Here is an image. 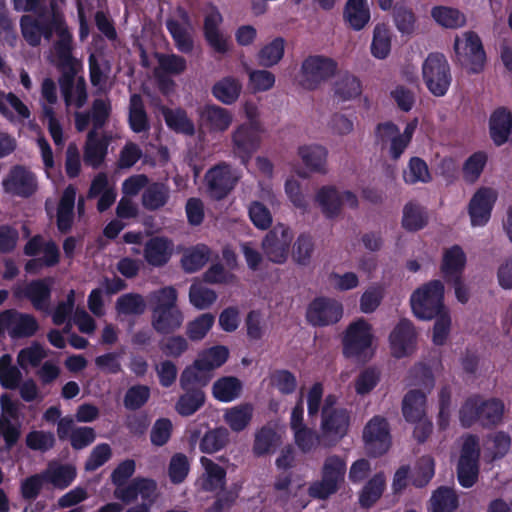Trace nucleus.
I'll return each mask as SVG.
<instances>
[{
	"label": "nucleus",
	"instance_id": "obj_1",
	"mask_svg": "<svg viewBox=\"0 0 512 512\" xmlns=\"http://www.w3.org/2000/svg\"><path fill=\"white\" fill-rule=\"evenodd\" d=\"M43 24L42 17L36 19L29 15L23 16L21 19L23 37L30 45L35 46L39 44L42 35H45L46 38H52L55 35L57 37L55 45L57 59H53V61L58 64L68 63L71 35L63 23L61 14L53 13L49 28H43Z\"/></svg>",
	"mask_w": 512,
	"mask_h": 512
},
{
	"label": "nucleus",
	"instance_id": "obj_2",
	"mask_svg": "<svg viewBox=\"0 0 512 512\" xmlns=\"http://www.w3.org/2000/svg\"><path fill=\"white\" fill-rule=\"evenodd\" d=\"M376 340L373 325L359 317L351 321L343 333V353L346 357L367 361L374 355Z\"/></svg>",
	"mask_w": 512,
	"mask_h": 512
},
{
	"label": "nucleus",
	"instance_id": "obj_3",
	"mask_svg": "<svg viewBox=\"0 0 512 512\" xmlns=\"http://www.w3.org/2000/svg\"><path fill=\"white\" fill-rule=\"evenodd\" d=\"M454 61L469 74H479L487 64V54L480 36L471 30L455 35Z\"/></svg>",
	"mask_w": 512,
	"mask_h": 512
},
{
	"label": "nucleus",
	"instance_id": "obj_4",
	"mask_svg": "<svg viewBox=\"0 0 512 512\" xmlns=\"http://www.w3.org/2000/svg\"><path fill=\"white\" fill-rule=\"evenodd\" d=\"M230 355L229 349L224 345H215L202 350L193 365L187 367L180 379L182 388L190 385H205L209 379V373L224 365Z\"/></svg>",
	"mask_w": 512,
	"mask_h": 512
},
{
	"label": "nucleus",
	"instance_id": "obj_5",
	"mask_svg": "<svg viewBox=\"0 0 512 512\" xmlns=\"http://www.w3.org/2000/svg\"><path fill=\"white\" fill-rule=\"evenodd\" d=\"M444 284L440 280L430 281L416 289L410 297L415 317L431 320L435 315L448 310L444 305Z\"/></svg>",
	"mask_w": 512,
	"mask_h": 512
},
{
	"label": "nucleus",
	"instance_id": "obj_6",
	"mask_svg": "<svg viewBox=\"0 0 512 512\" xmlns=\"http://www.w3.org/2000/svg\"><path fill=\"white\" fill-rule=\"evenodd\" d=\"M346 463L338 456H329L325 459L321 479L313 482L309 489V495L317 499H326L336 493L344 480Z\"/></svg>",
	"mask_w": 512,
	"mask_h": 512
},
{
	"label": "nucleus",
	"instance_id": "obj_7",
	"mask_svg": "<svg viewBox=\"0 0 512 512\" xmlns=\"http://www.w3.org/2000/svg\"><path fill=\"white\" fill-rule=\"evenodd\" d=\"M422 78L427 89L436 97L444 96L451 84L450 67L443 54L431 53L422 65Z\"/></svg>",
	"mask_w": 512,
	"mask_h": 512
},
{
	"label": "nucleus",
	"instance_id": "obj_8",
	"mask_svg": "<svg viewBox=\"0 0 512 512\" xmlns=\"http://www.w3.org/2000/svg\"><path fill=\"white\" fill-rule=\"evenodd\" d=\"M337 71V63L328 57L314 55L307 57L299 76L300 84L309 90L318 88Z\"/></svg>",
	"mask_w": 512,
	"mask_h": 512
},
{
	"label": "nucleus",
	"instance_id": "obj_9",
	"mask_svg": "<svg viewBox=\"0 0 512 512\" xmlns=\"http://www.w3.org/2000/svg\"><path fill=\"white\" fill-rule=\"evenodd\" d=\"M498 199V191L491 186H480L471 196L467 212L473 228L486 226Z\"/></svg>",
	"mask_w": 512,
	"mask_h": 512
},
{
	"label": "nucleus",
	"instance_id": "obj_10",
	"mask_svg": "<svg viewBox=\"0 0 512 512\" xmlns=\"http://www.w3.org/2000/svg\"><path fill=\"white\" fill-rule=\"evenodd\" d=\"M479 453V444L474 436L468 435L462 438L457 475L463 487H472L477 480Z\"/></svg>",
	"mask_w": 512,
	"mask_h": 512
},
{
	"label": "nucleus",
	"instance_id": "obj_11",
	"mask_svg": "<svg viewBox=\"0 0 512 512\" xmlns=\"http://www.w3.org/2000/svg\"><path fill=\"white\" fill-rule=\"evenodd\" d=\"M305 316L314 327L333 325L343 317V306L335 299L317 297L308 304Z\"/></svg>",
	"mask_w": 512,
	"mask_h": 512
},
{
	"label": "nucleus",
	"instance_id": "obj_12",
	"mask_svg": "<svg viewBox=\"0 0 512 512\" xmlns=\"http://www.w3.org/2000/svg\"><path fill=\"white\" fill-rule=\"evenodd\" d=\"M263 128L260 122H246L238 126L232 134L233 153L246 164L258 149Z\"/></svg>",
	"mask_w": 512,
	"mask_h": 512
},
{
	"label": "nucleus",
	"instance_id": "obj_13",
	"mask_svg": "<svg viewBox=\"0 0 512 512\" xmlns=\"http://www.w3.org/2000/svg\"><path fill=\"white\" fill-rule=\"evenodd\" d=\"M35 317L14 309L0 313V335L7 332L11 338H29L38 330Z\"/></svg>",
	"mask_w": 512,
	"mask_h": 512
},
{
	"label": "nucleus",
	"instance_id": "obj_14",
	"mask_svg": "<svg viewBox=\"0 0 512 512\" xmlns=\"http://www.w3.org/2000/svg\"><path fill=\"white\" fill-rule=\"evenodd\" d=\"M363 441L366 451L373 456L386 453L391 446V435L387 421L381 417L372 418L364 427Z\"/></svg>",
	"mask_w": 512,
	"mask_h": 512
},
{
	"label": "nucleus",
	"instance_id": "obj_15",
	"mask_svg": "<svg viewBox=\"0 0 512 512\" xmlns=\"http://www.w3.org/2000/svg\"><path fill=\"white\" fill-rule=\"evenodd\" d=\"M292 239L293 234L288 227L282 224L276 225L262 242L267 259L277 264L285 262Z\"/></svg>",
	"mask_w": 512,
	"mask_h": 512
},
{
	"label": "nucleus",
	"instance_id": "obj_16",
	"mask_svg": "<svg viewBox=\"0 0 512 512\" xmlns=\"http://www.w3.org/2000/svg\"><path fill=\"white\" fill-rule=\"evenodd\" d=\"M389 348L395 358L407 357L416 347L417 333L414 325L407 319L400 320L389 334Z\"/></svg>",
	"mask_w": 512,
	"mask_h": 512
},
{
	"label": "nucleus",
	"instance_id": "obj_17",
	"mask_svg": "<svg viewBox=\"0 0 512 512\" xmlns=\"http://www.w3.org/2000/svg\"><path fill=\"white\" fill-rule=\"evenodd\" d=\"M223 17L218 9L209 7L204 17V37L209 46L217 53L225 54L230 50L229 36L222 29Z\"/></svg>",
	"mask_w": 512,
	"mask_h": 512
},
{
	"label": "nucleus",
	"instance_id": "obj_18",
	"mask_svg": "<svg viewBox=\"0 0 512 512\" xmlns=\"http://www.w3.org/2000/svg\"><path fill=\"white\" fill-rule=\"evenodd\" d=\"M25 253L30 256H40L26 264L25 269L28 273H36L43 266L54 265L59 258L56 245L51 241H44L40 236L34 237L26 244Z\"/></svg>",
	"mask_w": 512,
	"mask_h": 512
},
{
	"label": "nucleus",
	"instance_id": "obj_19",
	"mask_svg": "<svg viewBox=\"0 0 512 512\" xmlns=\"http://www.w3.org/2000/svg\"><path fill=\"white\" fill-rule=\"evenodd\" d=\"M4 190L15 196L29 197L37 190L38 183L33 172L23 166H14L2 181Z\"/></svg>",
	"mask_w": 512,
	"mask_h": 512
},
{
	"label": "nucleus",
	"instance_id": "obj_20",
	"mask_svg": "<svg viewBox=\"0 0 512 512\" xmlns=\"http://www.w3.org/2000/svg\"><path fill=\"white\" fill-rule=\"evenodd\" d=\"M41 106L44 119L47 121L48 130L56 145L64 144L62 127L55 116L52 105L57 102V89L55 83L51 79H45L41 88Z\"/></svg>",
	"mask_w": 512,
	"mask_h": 512
},
{
	"label": "nucleus",
	"instance_id": "obj_21",
	"mask_svg": "<svg viewBox=\"0 0 512 512\" xmlns=\"http://www.w3.org/2000/svg\"><path fill=\"white\" fill-rule=\"evenodd\" d=\"M335 401L333 396H328L323 409L322 431L323 434L332 439L342 438L348 431L350 417L343 408H329Z\"/></svg>",
	"mask_w": 512,
	"mask_h": 512
},
{
	"label": "nucleus",
	"instance_id": "obj_22",
	"mask_svg": "<svg viewBox=\"0 0 512 512\" xmlns=\"http://www.w3.org/2000/svg\"><path fill=\"white\" fill-rule=\"evenodd\" d=\"M240 174L226 164L218 165L208 171L206 181L212 197L220 199L234 187Z\"/></svg>",
	"mask_w": 512,
	"mask_h": 512
},
{
	"label": "nucleus",
	"instance_id": "obj_23",
	"mask_svg": "<svg viewBox=\"0 0 512 512\" xmlns=\"http://www.w3.org/2000/svg\"><path fill=\"white\" fill-rule=\"evenodd\" d=\"M52 284V279L37 280L28 285L18 284L13 293L16 298H28L37 310H47Z\"/></svg>",
	"mask_w": 512,
	"mask_h": 512
},
{
	"label": "nucleus",
	"instance_id": "obj_24",
	"mask_svg": "<svg viewBox=\"0 0 512 512\" xmlns=\"http://www.w3.org/2000/svg\"><path fill=\"white\" fill-rule=\"evenodd\" d=\"M57 434L60 439H69L74 449H82L95 440V431L91 427H77L70 417L61 418Z\"/></svg>",
	"mask_w": 512,
	"mask_h": 512
},
{
	"label": "nucleus",
	"instance_id": "obj_25",
	"mask_svg": "<svg viewBox=\"0 0 512 512\" xmlns=\"http://www.w3.org/2000/svg\"><path fill=\"white\" fill-rule=\"evenodd\" d=\"M114 496L125 503L140 497L150 507L156 498V483L150 479H136L126 488H115Z\"/></svg>",
	"mask_w": 512,
	"mask_h": 512
},
{
	"label": "nucleus",
	"instance_id": "obj_26",
	"mask_svg": "<svg viewBox=\"0 0 512 512\" xmlns=\"http://www.w3.org/2000/svg\"><path fill=\"white\" fill-rule=\"evenodd\" d=\"M489 134L497 146L504 145L512 138V113L509 109L499 107L489 118Z\"/></svg>",
	"mask_w": 512,
	"mask_h": 512
},
{
	"label": "nucleus",
	"instance_id": "obj_27",
	"mask_svg": "<svg viewBox=\"0 0 512 512\" xmlns=\"http://www.w3.org/2000/svg\"><path fill=\"white\" fill-rule=\"evenodd\" d=\"M200 463L203 473L196 481L199 490L207 492H216L224 488L226 471L219 464L207 457H201Z\"/></svg>",
	"mask_w": 512,
	"mask_h": 512
},
{
	"label": "nucleus",
	"instance_id": "obj_28",
	"mask_svg": "<svg viewBox=\"0 0 512 512\" xmlns=\"http://www.w3.org/2000/svg\"><path fill=\"white\" fill-rule=\"evenodd\" d=\"M167 28L181 52L188 53L192 50V27L184 11L179 10L173 18L169 19Z\"/></svg>",
	"mask_w": 512,
	"mask_h": 512
},
{
	"label": "nucleus",
	"instance_id": "obj_29",
	"mask_svg": "<svg viewBox=\"0 0 512 512\" xmlns=\"http://www.w3.org/2000/svg\"><path fill=\"white\" fill-rule=\"evenodd\" d=\"M467 263V256L463 248L453 245L443 251L441 272L446 281L462 277Z\"/></svg>",
	"mask_w": 512,
	"mask_h": 512
},
{
	"label": "nucleus",
	"instance_id": "obj_30",
	"mask_svg": "<svg viewBox=\"0 0 512 512\" xmlns=\"http://www.w3.org/2000/svg\"><path fill=\"white\" fill-rule=\"evenodd\" d=\"M375 135L379 143L390 142L389 154L393 159L399 158L410 143L400 135L398 127L391 122L379 124Z\"/></svg>",
	"mask_w": 512,
	"mask_h": 512
},
{
	"label": "nucleus",
	"instance_id": "obj_31",
	"mask_svg": "<svg viewBox=\"0 0 512 512\" xmlns=\"http://www.w3.org/2000/svg\"><path fill=\"white\" fill-rule=\"evenodd\" d=\"M173 242L164 237L151 238L144 247V258L152 266H163L171 258Z\"/></svg>",
	"mask_w": 512,
	"mask_h": 512
},
{
	"label": "nucleus",
	"instance_id": "obj_32",
	"mask_svg": "<svg viewBox=\"0 0 512 512\" xmlns=\"http://www.w3.org/2000/svg\"><path fill=\"white\" fill-rule=\"evenodd\" d=\"M393 32L386 23H377L372 30L370 53L377 60L387 59L392 51Z\"/></svg>",
	"mask_w": 512,
	"mask_h": 512
},
{
	"label": "nucleus",
	"instance_id": "obj_33",
	"mask_svg": "<svg viewBox=\"0 0 512 512\" xmlns=\"http://www.w3.org/2000/svg\"><path fill=\"white\" fill-rule=\"evenodd\" d=\"M344 21L355 31L362 30L370 21V8L367 0H347L344 12Z\"/></svg>",
	"mask_w": 512,
	"mask_h": 512
},
{
	"label": "nucleus",
	"instance_id": "obj_34",
	"mask_svg": "<svg viewBox=\"0 0 512 512\" xmlns=\"http://www.w3.org/2000/svg\"><path fill=\"white\" fill-rule=\"evenodd\" d=\"M362 93L360 79L350 73L338 77L333 84V97L339 103L354 100Z\"/></svg>",
	"mask_w": 512,
	"mask_h": 512
},
{
	"label": "nucleus",
	"instance_id": "obj_35",
	"mask_svg": "<svg viewBox=\"0 0 512 512\" xmlns=\"http://www.w3.org/2000/svg\"><path fill=\"white\" fill-rule=\"evenodd\" d=\"M201 123L211 131L223 132L231 125L232 114L219 106L206 105L200 112Z\"/></svg>",
	"mask_w": 512,
	"mask_h": 512
},
{
	"label": "nucleus",
	"instance_id": "obj_36",
	"mask_svg": "<svg viewBox=\"0 0 512 512\" xmlns=\"http://www.w3.org/2000/svg\"><path fill=\"white\" fill-rule=\"evenodd\" d=\"M0 113L10 122H22L30 117L27 105L13 93L0 91Z\"/></svg>",
	"mask_w": 512,
	"mask_h": 512
},
{
	"label": "nucleus",
	"instance_id": "obj_37",
	"mask_svg": "<svg viewBox=\"0 0 512 512\" xmlns=\"http://www.w3.org/2000/svg\"><path fill=\"white\" fill-rule=\"evenodd\" d=\"M253 411V405L249 403L235 405L224 410L223 419L232 431L240 432L249 425Z\"/></svg>",
	"mask_w": 512,
	"mask_h": 512
},
{
	"label": "nucleus",
	"instance_id": "obj_38",
	"mask_svg": "<svg viewBox=\"0 0 512 512\" xmlns=\"http://www.w3.org/2000/svg\"><path fill=\"white\" fill-rule=\"evenodd\" d=\"M431 17L438 25L447 29H458L466 24L464 13L451 6L438 5L433 7Z\"/></svg>",
	"mask_w": 512,
	"mask_h": 512
},
{
	"label": "nucleus",
	"instance_id": "obj_39",
	"mask_svg": "<svg viewBox=\"0 0 512 512\" xmlns=\"http://www.w3.org/2000/svg\"><path fill=\"white\" fill-rule=\"evenodd\" d=\"M184 320L183 313L177 307L152 312V325L158 332L168 333L178 329Z\"/></svg>",
	"mask_w": 512,
	"mask_h": 512
},
{
	"label": "nucleus",
	"instance_id": "obj_40",
	"mask_svg": "<svg viewBox=\"0 0 512 512\" xmlns=\"http://www.w3.org/2000/svg\"><path fill=\"white\" fill-rule=\"evenodd\" d=\"M242 392V382L233 376L221 377L212 386L213 397L223 403L232 402L239 398Z\"/></svg>",
	"mask_w": 512,
	"mask_h": 512
},
{
	"label": "nucleus",
	"instance_id": "obj_41",
	"mask_svg": "<svg viewBox=\"0 0 512 512\" xmlns=\"http://www.w3.org/2000/svg\"><path fill=\"white\" fill-rule=\"evenodd\" d=\"M511 437L509 434L499 431L490 434L484 443V457L488 461L503 458L510 450Z\"/></svg>",
	"mask_w": 512,
	"mask_h": 512
},
{
	"label": "nucleus",
	"instance_id": "obj_42",
	"mask_svg": "<svg viewBox=\"0 0 512 512\" xmlns=\"http://www.w3.org/2000/svg\"><path fill=\"white\" fill-rule=\"evenodd\" d=\"M426 397L418 390L409 391L402 403V412L409 422H416L426 417Z\"/></svg>",
	"mask_w": 512,
	"mask_h": 512
},
{
	"label": "nucleus",
	"instance_id": "obj_43",
	"mask_svg": "<svg viewBox=\"0 0 512 512\" xmlns=\"http://www.w3.org/2000/svg\"><path fill=\"white\" fill-rule=\"evenodd\" d=\"M62 92L68 107H81L86 101L85 83L82 79H74L71 76H65L61 82Z\"/></svg>",
	"mask_w": 512,
	"mask_h": 512
},
{
	"label": "nucleus",
	"instance_id": "obj_44",
	"mask_svg": "<svg viewBox=\"0 0 512 512\" xmlns=\"http://www.w3.org/2000/svg\"><path fill=\"white\" fill-rule=\"evenodd\" d=\"M241 89V82L237 78L227 76L214 84L212 94L220 102L232 104L239 98Z\"/></svg>",
	"mask_w": 512,
	"mask_h": 512
},
{
	"label": "nucleus",
	"instance_id": "obj_45",
	"mask_svg": "<svg viewBox=\"0 0 512 512\" xmlns=\"http://www.w3.org/2000/svg\"><path fill=\"white\" fill-rule=\"evenodd\" d=\"M44 477L45 480L50 482L53 486L64 489L74 481L76 469L72 465L51 463L45 470Z\"/></svg>",
	"mask_w": 512,
	"mask_h": 512
},
{
	"label": "nucleus",
	"instance_id": "obj_46",
	"mask_svg": "<svg viewBox=\"0 0 512 512\" xmlns=\"http://www.w3.org/2000/svg\"><path fill=\"white\" fill-rule=\"evenodd\" d=\"M385 487V476L382 473L375 474L361 489L359 493V504L365 508L371 507L380 499Z\"/></svg>",
	"mask_w": 512,
	"mask_h": 512
},
{
	"label": "nucleus",
	"instance_id": "obj_47",
	"mask_svg": "<svg viewBox=\"0 0 512 512\" xmlns=\"http://www.w3.org/2000/svg\"><path fill=\"white\" fill-rule=\"evenodd\" d=\"M75 197L76 190L73 186H68L61 197L57 211V225L62 232L71 227Z\"/></svg>",
	"mask_w": 512,
	"mask_h": 512
},
{
	"label": "nucleus",
	"instance_id": "obj_48",
	"mask_svg": "<svg viewBox=\"0 0 512 512\" xmlns=\"http://www.w3.org/2000/svg\"><path fill=\"white\" fill-rule=\"evenodd\" d=\"M181 395L175 404L176 412L181 416H190L197 412L205 403V394L200 389L189 390Z\"/></svg>",
	"mask_w": 512,
	"mask_h": 512
},
{
	"label": "nucleus",
	"instance_id": "obj_49",
	"mask_svg": "<svg viewBox=\"0 0 512 512\" xmlns=\"http://www.w3.org/2000/svg\"><path fill=\"white\" fill-rule=\"evenodd\" d=\"M285 41L283 38H275L265 44L257 53L258 63L263 67L277 65L284 56Z\"/></svg>",
	"mask_w": 512,
	"mask_h": 512
},
{
	"label": "nucleus",
	"instance_id": "obj_50",
	"mask_svg": "<svg viewBox=\"0 0 512 512\" xmlns=\"http://www.w3.org/2000/svg\"><path fill=\"white\" fill-rule=\"evenodd\" d=\"M299 156L311 171H323L327 159V151L320 145H304L299 148Z\"/></svg>",
	"mask_w": 512,
	"mask_h": 512
},
{
	"label": "nucleus",
	"instance_id": "obj_51",
	"mask_svg": "<svg viewBox=\"0 0 512 512\" xmlns=\"http://www.w3.org/2000/svg\"><path fill=\"white\" fill-rule=\"evenodd\" d=\"M488 161V154L477 151L471 154L463 163L462 174L467 183H475L484 171Z\"/></svg>",
	"mask_w": 512,
	"mask_h": 512
},
{
	"label": "nucleus",
	"instance_id": "obj_52",
	"mask_svg": "<svg viewBox=\"0 0 512 512\" xmlns=\"http://www.w3.org/2000/svg\"><path fill=\"white\" fill-rule=\"evenodd\" d=\"M217 293L201 282L195 281L189 290V302L198 310L211 307L217 300Z\"/></svg>",
	"mask_w": 512,
	"mask_h": 512
},
{
	"label": "nucleus",
	"instance_id": "obj_53",
	"mask_svg": "<svg viewBox=\"0 0 512 512\" xmlns=\"http://www.w3.org/2000/svg\"><path fill=\"white\" fill-rule=\"evenodd\" d=\"M210 249L203 244L187 249L181 263L186 272H195L201 269L210 258Z\"/></svg>",
	"mask_w": 512,
	"mask_h": 512
},
{
	"label": "nucleus",
	"instance_id": "obj_54",
	"mask_svg": "<svg viewBox=\"0 0 512 512\" xmlns=\"http://www.w3.org/2000/svg\"><path fill=\"white\" fill-rule=\"evenodd\" d=\"M316 200L328 217L337 215L341 209L340 191L333 186L322 187L316 195Z\"/></svg>",
	"mask_w": 512,
	"mask_h": 512
},
{
	"label": "nucleus",
	"instance_id": "obj_55",
	"mask_svg": "<svg viewBox=\"0 0 512 512\" xmlns=\"http://www.w3.org/2000/svg\"><path fill=\"white\" fill-rule=\"evenodd\" d=\"M170 190L162 183L150 185L142 195V204L146 209L157 210L163 207L169 199Z\"/></svg>",
	"mask_w": 512,
	"mask_h": 512
},
{
	"label": "nucleus",
	"instance_id": "obj_56",
	"mask_svg": "<svg viewBox=\"0 0 512 512\" xmlns=\"http://www.w3.org/2000/svg\"><path fill=\"white\" fill-rule=\"evenodd\" d=\"M228 437L229 433L226 428L211 429L202 437L199 448L203 453H216L226 446Z\"/></svg>",
	"mask_w": 512,
	"mask_h": 512
},
{
	"label": "nucleus",
	"instance_id": "obj_57",
	"mask_svg": "<svg viewBox=\"0 0 512 512\" xmlns=\"http://www.w3.org/2000/svg\"><path fill=\"white\" fill-rule=\"evenodd\" d=\"M282 432L277 431L272 427H263L255 437L254 452L257 455L269 453L277 445L280 444L282 439Z\"/></svg>",
	"mask_w": 512,
	"mask_h": 512
},
{
	"label": "nucleus",
	"instance_id": "obj_58",
	"mask_svg": "<svg viewBox=\"0 0 512 512\" xmlns=\"http://www.w3.org/2000/svg\"><path fill=\"white\" fill-rule=\"evenodd\" d=\"M22 379L20 369L13 365L12 357L4 354L0 358V384L7 389H15Z\"/></svg>",
	"mask_w": 512,
	"mask_h": 512
},
{
	"label": "nucleus",
	"instance_id": "obj_59",
	"mask_svg": "<svg viewBox=\"0 0 512 512\" xmlns=\"http://www.w3.org/2000/svg\"><path fill=\"white\" fill-rule=\"evenodd\" d=\"M457 505L455 492L448 488L437 489L430 499L431 512H453Z\"/></svg>",
	"mask_w": 512,
	"mask_h": 512
},
{
	"label": "nucleus",
	"instance_id": "obj_60",
	"mask_svg": "<svg viewBox=\"0 0 512 512\" xmlns=\"http://www.w3.org/2000/svg\"><path fill=\"white\" fill-rule=\"evenodd\" d=\"M403 179L407 184L428 183L432 177L428 166L422 159L413 157L403 172Z\"/></svg>",
	"mask_w": 512,
	"mask_h": 512
},
{
	"label": "nucleus",
	"instance_id": "obj_61",
	"mask_svg": "<svg viewBox=\"0 0 512 512\" xmlns=\"http://www.w3.org/2000/svg\"><path fill=\"white\" fill-rule=\"evenodd\" d=\"M47 350L38 342H32L21 349L17 355V363L22 369L37 367L46 358Z\"/></svg>",
	"mask_w": 512,
	"mask_h": 512
},
{
	"label": "nucleus",
	"instance_id": "obj_62",
	"mask_svg": "<svg viewBox=\"0 0 512 512\" xmlns=\"http://www.w3.org/2000/svg\"><path fill=\"white\" fill-rule=\"evenodd\" d=\"M177 298L178 294L176 289L168 286L150 293L148 297V302L152 312H154L172 307H177Z\"/></svg>",
	"mask_w": 512,
	"mask_h": 512
},
{
	"label": "nucleus",
	"instance_id": "obj_63",
	"mask_svg": "<svg viewBox=\"0 0 512 512\" xmlns=\"http://www.w3.org/2000/svg\"><path fill=\"white\" fill-rule=\"evenodd\" d=\"M215 322V318L210 313H204L188 322L186 334L192 341H200L206 337Z\"/></svg>",
	"mask_w": 512,
	"mask_h": 512
},
{
	"label": "nucleus",
	"instance_id": "obj_64",
	"mask_svg": "<svg viewBox=\"0 0 512 512\" xmlns=\"http://www.w3.org/2000/svg\"><path fill=\"white\" fill-rule=\"evenodd\" d=\"M427 223L425 210L414 203H408L403 209L402 224L405 229L416 231L423 228Z\"/></svg>",
	"mask_w": 512,
	"mask_h": 512
}]
</instances>
